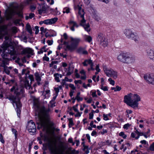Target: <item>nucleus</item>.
Returning a JSON list of instances; mask_svg holds the SVG:
<instances>
[{
    "label": "nucleus",
    "mask_w": 154,
    "mask_h": 154,
    "mask_svg": "<svg viewBox=\"0 0 154 154\" xmlns=\"http://www.w3.org/2000/svg\"><path fill=\"white\" fill-rule=\"evenodd\" d=\"M85 3L86 5H88L90 2L91 0H84Z\"/></svg>",
    "instance_id": "obj_61"
},
{
    "label": "nucleus",
    "mask_w": 154,
    "mask_h": 154,
    "mask_svg": "<svg viewBox=\"0 0 154 154\" xmlns=\"http://www.w3.org/2000/svg\"><path fill=\"white\" fill-rule=\"evenodd\" d=\"M91 93H92V95L93 97H97V95L96 94V91H91L90 92Z\"/></svg>",
    "instance_id": "obj_34"
},
{
    "label": "nucleus",
    "mask_w": 154,
    "mask_h": 154,
    "mask_svg": "<svg viewBox=\"0 0 154 154\" xmlns=\"http://www.w3.org/2000/svg\"><path fill=\"white\" fill-rule=\"evenodd\" d=\"M6 35L5 37V42L7 41L9 39L10 35L8 34V32L7 30V26L6 25H3L0 26V38L2 39L3 37Z\"/></svg>",
    "instance_id": "obj_7"
},
{
    "label": "nucleus",
    "mask_w": 154,
    "mask_h": 154,
    "mask_svg": "<svg viewBox=\"0 0 154 154\" xmlns=\"http://www.w3.org/2000/svg\"><path fill=\"white\" fill-rule=\"evenodd\" d=\"M27 128L29 132L34 134L36 132V129L35 123L32 120H30L28 122Z\"/></svg>",
    "instance_id": "obj_11"
},
{
    "label": "nucleus",
    "mask_w": 154,
    "mask_h": 154,
    "mask_svg": "<svg viewBox=\"0 0 154 154\" xmlns=\"http://www.w3.org/2000/svg\"><path fill=\"white\" fill-rule=\"evenodd\" d=\"M103 119L105 120L106 121L109 120L107 114L106 115L105 114H103Z\"/></svg>",
    "instance_id": "obj_42"
},
{
    "label": "nucleus",
    "mask_w": 154,
    "mask_h": 154,
    "mask_svg": "<svg viewBox=\"0 0 154 154\" xmlns=\"http://www.w3.org/2000/svg\"><path fill=\"white\" fill-rule=\"evenodd\" d=\"M103 85H100V88L101 89L103 90L104 91H107L108 90V88L107 86H103Z\"/></svg>",
    "instance_id": "obj_31"
},
{
    "label": "nucleus",
    "mask_w": 154,
    "mask_h": 154,
    "mask_svg": "<svg viewBox=\"0 0 154 154\" xmlns=\"http://www.w3.org/2000/svg\"><path fill=\"white\" fill-rule=\"evenodd\" d=\"M43 60L47 61L49 60V58L46 56V54H45V56L43 57Z\"/></svg>",
    "instance_id": "obj_45"
},
{
    "label": "nucleus",
    "mask_w": 154,
    "mask_h": 154,
    "mask_svg": "<svg viewBox=\"0 0 154 154\" xmlns=\"http://www.w3.org/2000/svg\"><path fill=\"white\" fill-rule=\"evenodd\" d=\"M16 14L19 17H23V15L19 11H16Z\"/></svg>",
    "instance_id": "obj_44"
},
{
    "label": "nucleus",
    "mask_w": 154,
    "mask_h": 154,
    "mask_svg": "<svg viewBox=\"0 0 154 154\" xmlns=\"http://www.w3.org/2000/svg\"><path fill=\"white\" fill-rule=\"evenodd\" d=\"M69 12L70 9L69 8L67 7H65L63 8V13H66L67 14H68Z\"/></svg>",
    "instance_id": "obj_26"
},
{
    "label": "nucleus",
    "mask_w": 154,
    "mask_h": 154,
    "mask_svg": "<svg viewBox=\"0 0 154 154\" xmlns=\"http://www.w3.org/2000/svg\"><path fill=\"white\" fill-rule=\"evenodd\" d=\"M121 87L119 86L118 85L116 86V91H119L121 90Z\"/></svg>",
    "instance_id": "obj_56"
},
{
    "label": "nucleus",
    "mask_w": 154,
    "mask_h": 154,
    "mask_svg": "<svg viewBox=\"0 0 154 154\" xmlns=\"http://www.w3.org/2000/svg\"><path fill=\"white\" fill-rule=\"evenodd\" d=\"M28 79H29L31 82L33 81V77L32 75H29L28 76Z\"/></svg>",
    "instance_id": "obj_48"
},
{
    "label": "nucleus",
    "mask_w": 154,
    "mask_h": 154,
    "mask_svg": "<svg viewBox=\"0 0 154 154\" xmlns=\"http://www.w3.org/2000/svg\"><path fill=\"white\" fill-rule=\"evenodd\" d=\"M84 50V49L83 48L80 47L78 49V51L79 53L82 54Z\"/></svg>",
    "instance_id": "obj_38"
},
{
    "label": "nucleus",
    "mask_w": 154,
    "mask_h": 154,
    "mask_svg": "<svg viewBox=\"0 0 154 154\" xmlns=\"http://www.w3.org/2000/svg\"><path fill=\"white\" fill-rule=\"evenodd\" d=\"M147 55L151 59L154 60V51L149 48L146 50Z\"/></svg>",
    "instance_id": "obj_17"
},
{
    "label": "nucleus",
    "mask_w": 154,
    "mask_h": 154,
    "mask_svg": "<svg viewBox=\"0 0 154 154\" xmlns=\"http://www.w3.org/2000/svg\"><path fill=\"white\" fill-rule=\"evenodd\" d=\"M33 51L30 48H25L21 52L22 54H32L33 53Z\"/></svg>",
    "instance_id": "obj_19"
},
{
    "label": "nucleus",
    "mask_w": 154,
    "mask_h": 154,
    "mask_svg": "<svg viewBox=\"0 0 154 154\" xmlns=\"http://www.w3.org/2000/svg\"><path fill=\"white\" fill-rule=\"evenodd\" d=\"M36 7L33 5H31L30 6V9L32 11H33L35 9Z\"/></svg>",
    "instance_id": "obj_59"
},
{
    "label": "nucleus",
    "mask_w": 154,
    "mask_h": 154,
    "mask_svg": "<svg viewBox=\"0 0 154 154\" xmlns=\"http://www.w3.org/2000/svg\"><path fill=\"white\" fill-rule=\"evenodd\" d=\"M124 33L127 38L134 40L136 42H138L139 37L137 33L134 32L132 29L126 28L124 30Z\"/></svg>",
    "instance_id": "obj_5"
},
{
    "label": "nucleus",
    "mask_w": 154,
    "mask_h": 154,
    "mask_svg": "<svg viewBox=\"0 0 154 154\" xmlns=\"http://www.w3.org/2000/svg\"><path fill=\"white\" fill-rule=\"evenodd\" d=\"M39 27L38 26H35V34H38L39 32Z\"/></svg>",
    "instance_id": "obj_47"
},
{
    "label": "nucleus",
    "mask_w": 154,
    "mask_h": 154,
    "mask_svg": "<svg viewBox=\"0 0 154 154\" xmlns=\"http://www.w3.org/2000/svg\"><path fill=\"white\" fill-rule=\"evenodd\" d=\"M149 149L152 151H154V142L150 146Z\"/></svg>",
    "instance_id": "obj_43"
},
{
    "label": "nucleus",
    "mask_w": 154,
    "mask_h": 154,
    "mask_svg": "<svg viewBox=\"0 0 154 154\" xmlns=\"http://www.w3.org/2000/svg\"><path fill=\"white\" fill-rule=\"evenodd\" d=\"M117 60L123 63L129 64L133 62L134 61V58L130 57L128 54L121 53L117 57Z\"/></svg>",
    "instance_id": "obj_6"
},
{
    "label": "nucleus",
    "mask_w": 154,
    "mask_h": 154,
    "mask_svg": "<svg viewBox=\"0 0 154 154\" xmlns=\"http://www.w3.org/2000/svg\"><path fill=\"white\" fill-rule=\"evenodd\" d=\"M107 132V130L106 129H103V130L102 131L100 132L101 134L102 135L106 133Z\"/></svg>",
    "instance_id": "obj_60"
},
{
    "label": "nucleus",
    "mask_w": 154,
    "mask_h": 154,
    "mask_svg": "<svg viewBox=\"0 0 154 154\" xmlns=\"http://www.w3.org/2000/svg\"><path fill=\"white\" fill-rule=\"evenodd\" d=\"M47 42L49 45H50L52 44L53 42L52 40H48L47 41Z\"/></svg>",
    "instance_id": "obj_62"
},
{
    "label": "nucleus",
    "mask_w": 154,
    "mask_h": 154,
    "mask_svg": "<svg viewBox=\"0 0 154 154\" xmlns=\"http://www.w3.org/2000/svg\"><path fill=\"white\" fill-rule=\"evenodd\" d=\"M70 39L71 42V46L67 45L66 46V48L69 50L75 48L80 41V39L79 38H73L71 37Z\"/></svg>",
    "instance_id": "obj_10"
},
{
    "label": "nucleus",
    "mask_w": 154,
    "mask_h": 154,
    "mask_svg": "<svg viewBox=\"0 0 154 154\" xmlns=\"http://www.w3.org/2000/svg\"><path fill=\"white\" fill-rule=\"evenodd\" d=\"M50 109L49 108L46 109L44 107L42 108L38 113V116L40 120V123L42 126L45 128L47 123L50 120V116L49 112Z\"/></svg>",
    "instance_id": "obj_3"
},
{
    "label": "nucleus",
    "mask_w": 154,
    "mask_h": 154,
    "mask_svg": "<svg viewBox=\"0 0 154 154\" xmlns=\"http://www.w3.org/2000/svg\"><path fill=\"white\" fill-rule=\"evenodd\" d=\"M2 57L3 58V60H2L1 59V60L2 61H2L4 60H8V62H9V60H10V59H9V58H8L7 57V54H6L5 53V52L4 51V52H3L2 54Z\"/></svg>",
    "instance_id": "obj_23"
},
{
    "label": "nucleus",
    "mask_w": 154,
    "mask_h": 154,
    "mask_svg": "<svg viewBox=\"0 0 154 154\" xmlns=\"http://www.w3.org/2000/svg\"><path fill=\"white\" fill-rule=\"evenodd\" d=\"M54 75L55 77V80L57 82H60V80L59 79V74L58 73H55Z\"/></svg>",
    "instance_id": "obj_24"
},
{
    "label": "nucleus",
    "mask_w": 154,
    "mask_h": 154,
    "mask_svg": "<svg viewBox=\"0 0 154 154\" xmlns=\"http://www.w3.org/2000/svg\"><path fill=\"white\" fill-rule=\"evenodd\" d=\"M150 122L151 123L154 124V117L151 119Z\"/></svg>",
    "instance_id": "obj_64"
},
{
    "label": "nucleus",
    "mask_w": 154,
    "mask_h": 154,
    "mask_svg": "<svg viewBox=\"0 0 154 154\" xmlns=\"http://www.w3.org/2000/svg\"><path fill=\"white\" fill-rule=\"evenodd\" d=\"M26 28L27 31L30 34L32 33V31L31 26L29 23H28L26 25Z\"/></svg>",
    "instance_id": "obj_21"
},
{
    "label": "nucleus",
    "mask_w": 154,
    "mask_h": 154,
    "mask_svg": "<svg viewBox=\"0 0 154 154\" xmlns=\"http://www.w3.org/2000/svg\"><path fill=\"white\" fill-rule=\"evenodd\" d=\"M29 71H27L26 73L25 74L26 76L25 77V80L26 81L28 79V76L29 75Z\"/></svg>",
    "instance_id": "obj_50"
},
{
    "label": "nucleus",
    "mask_w": 154,
    "mask_h": 154,
    "mask_svg": "<svg viewBox=\"0 0 154 154\" xmlns=\"http://www.w3.org/2000/svg\"><path fill=\"white\" fill-rule=\"evenodd\" d=\"M75 10H78V18L80 20V18H81L80 20V25L83 27L85 30L88 32L90 31V25L88 23L85 24L86 20L84 19V15L85 13L84 12V10L82 9L81 7L79 5H77L75 8Z\"/></svg>",
    "instance_id": "obj_4"
},
{
    "label": "nucleus",
    "mask_w": 154,
    "mask_h": 154,
    "mask_svg": "<svg viewBox=\"0 0 154 154\" xmlns=\"http://www.w3.org/2000/svg\"><path fill=\"white\" fill-rule=\"evenodd\" d=\"M78 101H82L83 100V98L81 97H78L77 98H75Z\"/></svg>",
    "instance_id": "obj_63"
},
{
    "label": "nucleus",
    "mask_w": 154,
    "mask_h": 154,
    "mask_svg": "<svg viewBox=\"0 0 154 154\" xmlns=\"http://www.w3.org/2000/svg\"><path fill=\"white\" fill-rule=\"evenodd\" d=\"M48 147L49 148L50 150L54 154H59L58 152L57 151L56 149L54 148L51 144H49V145Z\"/></svg>",
    "instance_id": "obj_20"
},
{
    "label": "nucleus",
    "mask_w": 154,
    "mask_h": 154,
    "mask_svg": "<svg viewBox=\"0 0 154 154\" xmlns=\"http://www.w3.org/2000/svg\"><path fill=\"white\" fill-rule=\"evenodd\" d=\"M14 80H11L8 81V85L9 86H11L14 83Z\"/></svg>",
    "instance_id": "obj_41"
},
{
    "label": "nucleus",
    "mask_w": 154,
    "mask_h": 154,
    "mask_svg": "<svg viewBox=\"0 0 154 154\" xmlns=\"http://www.w3.org/2000/svg\"><path fill=\"white\" fill-rule=\"evenodd\" d=\"M14 91V94L10 95L7 98L12 101V104L14 106V104H15L17 116L19 117L21 112L22 106L20 102V99L22 97H24L23 88L20 85H15L13 86L11 89V91Z\"/></svg>",
    "instance_id": "obj_1"
},
{
    "label": "nucleus",
    "mask_w": 154,
    "mask_h": 154,
    "mask_svg": "<svg viewBox=\"0 0 154 154\" xmlns=\"http://www.w3.org/2000/svg\"><path fill=\"white\" fill-rule=\"evenodd\" d=\"M103 69L107 76L112 77L114 79L117 78V72L116 71L111 69L107 68L105 66H103Z\"/></svg>",
    "instance_id": "obj_8"
},
{
    "label": "nucleus",
    "mask_w": 154,
    "mask_h": 154,
    "mask_svg": "<svg viewBox=\"0 0 154 154\" xmlns=\"http://www.w3.org/2000/svg\"><path fill=\"white\" fill-rule=\"evenodd\" d=\"M69 87L70 88H71L73 90H74L75 89V87L74 85H73L72 84H69Z\"/></svg>",
    "instance_id": "obj_51"
},
{
    "label": "nucleus",
    "mask_w": 154,
    "mask_h": 154,
    "mask_svg": "<svg viewBox=\"0 0 154 154\" xmlns=\"http://www.w3.org/2000/svg\"><path fill=\"white\" fill-rule=\"evenodd\" d=\"M131 126V125H130L129 123H127L125 124L123 126V128L124 129H128V128Z\"/></svg>",
    "instance_id": "obj_36"
},
{
    "label": "nucleus",
    "mask_w": 154,
    "mask_h": 154,
    "mask_svg": "<svg viewBox=\"0 0 154 154\" xmlns=\"http://www.w3.org/2000/svg\"><path fill=\"white\" fill-rule=\"evenodd\" d=\"M119 135V136L122 137L124 139L126 138L127 137V135L123 132H121Z\"/></svg>",
    "instance_id": "obj_30"
},
{
    "label": "nucleus",
    "mask_w": 154,
    "mask_h": 154,
    "mask_svg": "<svg viewBox=\"0 0 154 154\" xmlns=\"http://www.w3.org/2000/svg\"><path fill=\"white\" fill-rule=\"evenodd\" d=\"M25 87L26 88H28L29 89L30 87V85L29 83V81L28 80H26L25 82Z\"/></svg>",
    "instance_id": "obj_29"
},
{
    "label": "nucleus",
    "mask_w": 154,
    "mask_h": 154,
    "mask_svg": "<svg viewBox=\"0 0 154 154\" xmlns=\"http://www.w3.org/2000/svg\"><path fill=\"white\" fill-rule=\"evenodd\" d=\"M74 83L75 84H77L78 83L81 84L82 83V82L81 80H75L74 81Z\"/></svg>",
    "instance_id": "obj_55"
},
{
    "label": "nucleus",
    "mask_w": 154,
    "mask_h": 154,
    "mask_svg": "<svg viewBox=\"0 0 154 154\" xmlns=\"http://www.w3.org/2000/svg\"><path fill=\"white\" fill-rule=\"evenodd\" d=\"M58 61H52L51 62V63L50 64H49V66L50 67H52L54 64L57 63H58Z\"/></svg>",
    "instance_id": "obj_37"
},
{
    "label": "nucleus",
    "mask_w": 154,
    "mask_h": 154,
    "mask_svg": "<svg viewBox=\"0 0 154 154\" xmlns=\"http://www.w3.org/2000/svg\"><path fill=\"white\" fill-rule=\"evenodd\" d=\"M99 44L104 47H106L108 45L107 39L104 37L103 34L99 33L97 39Z\"/></svg>",
    "instance_id": "obj_9"
},
{
    "label": "nucleus",
    "mask_w": 154,
    "mask_h": 154,
    "mask_svg": "<svg viewBox=\"0 0 154 154\" xmlns=\"http://www.w3.org/2000/svg\"><path fill=\"white\" fill-rule=\"evenodd\" d=\"M48 6L47 5H44L42 6L41 9L43 11H46L48 10Z\"/></svg>",
    "instance_id": "obj_25"
},
{
    "label": "nucleus",
    "mask_w": 154,
    "mask_h": 154,
    "mask_svg": "<svg viewBox=\"0 0 154 154\" xmlns=\"http://www.w3.org/2000/svg\"><path fill=\"white\" fill-rule=\"evenodd\" d=\"M153 74H146L144 75V78L146 82L149 84L154 85V78Z\"/></svg>",
    "instance_id": "obj_13"
},
{
    "label": "nucleus",
    "mask_w": 154,
    "mask_h": 154,
    "mask_svg": "<svg viewBox=\"0 0 154 154\" xmlns=\"http://www.w3.org/2000/svg\"><path fill=\"white\" fill-rule=\"evenodd\" d=\"M69 23L71 24H72L73 25V26H75L77 27H78V25L76 23L73 21H70L69 22Z\"/></svg>",
    "instance_id": "obj_33"
},
{
    "label": "nucleus",
    "mask_w": 154,
    "mask_h": 154,
    "mask_svg": "<svg viewBox=\"0 0 154 154\" xmlns=\"http://www.w3.org/2000/svg\"><path fill=\"white\" fill-rule=\"evenodd\" d=\"M35 14L34 13H30L29 14V19H32V18L34 17Z\"/></svg>",
    "instance_id": "obj_52"
},
{
    "label": "nucleus",
    "mask_w": 154,
    "mask_h": 154,
    "mask_svg": "<svg viewBox=\"0 0 154 154\" xmlns=\"http://www.w3.org/2000/svg\"><path fill=\"white\" fill-rule=\"evenodd\" d=\"M140 100V97L136 94H133L130 93L124 97V102L134 109L138 107V102Z\"/></svg>",
    "instance_id": "obj_2"
},
{
    "label": "nucleus",
    "mask_w": 154,
    "mask_h": 154,
    "mask_svg": "<svg viewBox=\"0 0 154 154\" xmlns=\"http://www.w3.org/2000/svg\"><path fill=\"white\" fill-rule=\"evenodd\" d=\"M47 29H44L43 27H41L40 28V31L42 32L45 33L46 32Z\"/></svg>",
    "instance_id": "obj_46"
},
{
    "label": "nucleus",
    "mask_w": 154,
    "mask_h": 154,
    "mask_svg": "<svg viewBox=\"0 0 154 154\" xmlns=\"http://www.w3.org/2000/svg\"><path fill=\"white\" fill-rule=\"evenodd\" d=\"M66 154H78L79 151H76L75 149H74L72 150V148H69L66 151Z\"/></svg>",
    "instance_id": "obj_18"
},
{
    "label": "nucleus",
    "mask_w": 154,
    "mask_h": 154,
    "mask_svg": "<svg viewBox=\"0 0 154 154\" xmlns=\"http://www.w3.org/2000/svg\"><path fill=\"white\" fill-rule=\"evenodd\" d=\"M11 30L12 32L14 33H16L17 32V28L16 27H13L12 28Z\"/></svg>",
    "instance_id": "obj_40"
},
{
    "label": "nucleus",
    "mask_w": 154,
    "mask_h": 154,
    "mask_svg": "<svg viewBox=\"0 0 154 154\" xmlns=\"http://www.w3.org/2000/svg\"><path fill=\"white\" fill-rule=\"evenodd\" d=\"M65 80L66 81H69L70 82H71L72 81V80L71 79H69L67 77H65Z\"/></svg>",
    "instance_id": "obj_58"
},
{
    "label": "nucleus",
    "mask_w": 154,
    "mask_h": 154,
    "mask_svg": "<svg viewBox=\"0 0 154 154\" xmlns=\"http://www.w3.org/2000/svg\"><path fill=\"white\" fill-rule=\"evenodd\" d=\"M10 13V12L8 13L6 16V17L7 20H9L11 19L12 18V16Z\"/></svg>",
    "instance_id": "obj_32"
},
{
    "label": "nucleus",
    "mask_w": 154,
    "mask_h": 154,
    "mask_svg": "<svg viewBox=\"0 0 154 154\" xmlns=\"http://www.w3.org/2000/svg\"><path fill=\"white\" fill-rule=\"evenodd\" d=\"M69 121V126L70 128L74 125V123L72 121V118H70L68 119Z\"/></svg>",
    "instance_id": "obj_27"
},
{
    "label": "nucleus",
    "mask_w": 154,
    "mask_h": 154,
    "mask_svg": "<svg viewBox=\"0 0 154 154\" xmlns=\"http://www.w3.org/2000/svg\"><path fill=\"white\" fill-rule=\"evenodd\" d=\"M57 17H54L51 19L45 20H44V23L46 25H51L54 23L57 20Z\"/></svg>",
    "instance_id": "obj_16"
},
{
    "label": "nucleus",
    "mask_w": 154,
    "mask_h": 154,
    "mask_svg": "<svg viewBox=\"0 0 154 154\" xmlns=\"http://www.w3.org/2000/svg\"><path fill=\"white\" fill-rule=\"evenodd\" d=\"M89 119H93V112H91L89 113Z\"/></svg>",
    "instance_id": "obj_54"
},
{
    "label": "nucleus",
    "mask_w": 154,
    "mask_h": 154,
    "mask_svg": "<svg viewBox=\"0 0 154 154\" xmlns=\"http://www.w3.org/2000/svg\"><path fill=\"white\" fill-rule=\"evenodd\" d=\"M85 40L88 42H90L92 41V38L90 36L86 35Z\"/></svg>",
    "instance_id": "obj_28"
},
{
    "label": "nucleus",
    "mask_w": 154,
    "mask_h": 154,
    "mask_svg": "<svg viewBox=\"0 0 154 154\" xmlns=\"http://www.w3.org/2000/svg\"><path fill=\"white\" fill-rule=\"evenodd\" d=\"M9 62L8 60H5L2 61L0 64V66L3 68L4 71L8 75H9L10 73V71L9 69H8V67L6 66L9 64Z\"/></svg>",
    "instance_id": "obj_12"
},
{
    "label": "nucleus",
    "mask_w": 154,
    "mask_h": 154,
    "mask_svg": "<svg viewBox=\"0 0 154 154\" xmlns=\"http://www.w3.org/2000/svg\"><path fill=\"white\" fill-rule=\"evenodd\" d=\"M95 69H96V70L98 72H99L100 71V70L99 68V65L98 64L96 66Z\"/></svg>",
    "instance_id": "obj_57"
},
{
    "label": "nucleus",
    "mask_w": 154,
    "mask_h": 154,
    "mask_svg": "<svg viewBox=\"0 0 154 154\" xmlns=\"http://www.w3.org/2000/svg\"><path fill=\"white\" fill-rule=\"evenodd\" d=\"M35 79L37 81V83L38 85L40 84V82L41 81V78L39 76V74L38 73H35Z\"/></svg>",
    "instance_id": "obj_22"
},
{
    "label": "nucleus",
    "mask_w": 154,
    "mask_h": 154,
    "mask_svg": "<svg viewBox=\"0 0 154 154\" xmlns=\"http://www.w3.org/2000/svg\"><path fill=\"white\" fill-rule=\"evenodd\" d=\"M82 64L84 66H87L88 64L90 66L91 68L88 69V70H94V69L93 68V66H94V63L92 62V61L90 59L85 60L82 63Z\"/></svg>",
    "instance_id": "obj_15"
},
{
    "label": "nucleus",
    "mask_w": 154,
    "mask_h": 154,
    "mask_svg": "<svg viewBox=\"0 0 154 154\" xmlns=\"http://www.w3.org/2000/svg\"><path fill=\"white\" fill-rule=\"evenodd\" d=\"M16 11L14 10L10 12L12 17L16 14Z\"/></svg>",
    "instance_id": "obj_49"
},
{
    "label": "nucleus",
    "mask_w": 154,
    "mask_h": 154,
    "mask_svg": "<svg viewBox=\"0 0 154 154\" xmlns=\"http://www.w3.org/2000/svg\"><path fill=\"white\" fill-rule=\"evenodd\" d=\"M8 43H6L4 47V50H8V53L11 55H14L16 52L13 47L8 46Z\"/></svg>",
    "instance_id": "obj_14"
},
{
    "label": "nucleus",
    "mask_w": 154,
    "mask_h": 154,
    "mask_svg": "<svg viewBox=\"0 0 154 154\" xmlns=\"http://www.w3.org/2000/svg\"><path fill=\"white\" fill-rule=\"evenodd\" d=\"M93 17H94L95 19L97 21H98L100 20V18L97 15H94Z\"/></svg>",
    "instance_id": "obj_53"
},
{
    "label": "nucleus",
    "mask_w": 154,
    "mask_h": 154,
    "mask_svg": "<svg viewBox=\"0 0 154 154\" xmlns=\"http://www.w3.org/2000/svg\"><path fill=\"white\" fill-rule=\"evenodd\" d=\"M0 141L2 143H5V141L3 139V137L1 134H0Z\"/></svg>",
    "instance_id": "obj_39"
},
{
    "label": "nucleus",
    "mask_w": 154,
    "mask_h": 154,
    "mask_svg": "<svg viewBox=\"0 0 154 154\" xmlns=\"http://www.w3.org/2000/svg\"><path fill=\"white\" fill-rule=\"evenodd\" d=\"M12 130V132L14 134H15V137L16 138L17 137V131L14 129L13 128H12L11 129Z\"/></svg>",
    "instance_id": "obj_35"
}]
</instances>
